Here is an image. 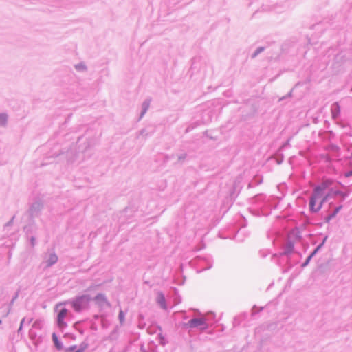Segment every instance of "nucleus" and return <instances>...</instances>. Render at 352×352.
I'll return each instance as SVG.
<instances>
[{
  "label": "nucleus",
  "mask_w": 352,
  "mask_h": 352,
  "mask_svg": "<svg viewBox=\"0 0 352 352\" xmlns=\"http://www.w3.org/2000/svg\"><path fill=\"white\" fill-rule=\"evenodd\" d=\"M331 184V182H327L324 183L321 186H318L314 189V192L309 204L310 208L312 211L317 212L321 208L323 202L325 201L327 198L326 196L322 199V192Z\"/></svg>",
  "instance_id": "f257e3e1"
},
{
  "label": "nucleus",
  "mask_w": 352,
  "mask_h": 352,
  "mask_svg": "<svg viewBox=\"0 0 352 352\" xmlns=\"http://www.w3.org/2000/svg\"><path fill=\"white\" fill-rule=\"evenodd\" d=\"M90 300L88 296H82L72 302V306L76 311H80L82 305Z\"/></svg>",
  "instance_id": "f03ea898"
},
{
  "label": "nucleus",
  "mask_w": 352,
  "mask_h": 352,
  "mask_svg": "<svg viewBox=\"0 0 352 352\" xmlns=\"http://www.w3.org/2000/svg\"><path fill=\"white\" fill-rule=\"evenodd\" d=\"M67 309L64 308L58 314L57 323L60 328H64L66 326V323L64 322V318L67 316Z\"/></svg>",
  "instance_id": "7ed1b4c3"
},
{
  "label": "nucleus",
  "mask_w": 352,
  "mask_h": 352,
  "mask_svg": "<svg viewBox=\"0 0 352 352\" xmlns=\"http://www.w3.org/2000/svg\"><path fill=\"white\" fill-rule=\"evenodd\" d=\"M205 324V321L202 318L192 319L188 322V326L190 327H196Z\"/></svg>",
  "instance_id": "20e7f679"
},
{
  "label": "nucleus",
  "mask_w": 352,
  "mask_h": 352,
  "mask_svg": "<svg viewBox=\"0 0 352 352\" xmlns=\"http://www.w3.org/2000/svg\"><path fill=\"white\" fill-rule=\"evenodd\" d=\"M28 322L32 323V327L33 328L40 329L41 327V322L40 320H34L33 318H28Z\"/></svg>",
  "instance_id": "39448f33"
},
{
  "label": "nucleus",
  "mask_w": 352,
  "mask_h": 352,
  "mask_svg": "<svg viewBox=\"0 0 352 352\" xmlns=\"http://www.w3.org/2000/svg\"><path fill=\"white\" fill-rule=\"evenodd\" d=\"M95 300L97 301L98 303H102L107 301L104 295L102 294L97 295L95 298Z\"/></svg>",
  "instance_id": "423d86ee"
},
{
  "label": "nucleus",
  "mask_w": 352,
  "mask_h": 352,
  "mask_svg": "<svg viewBox=\"0 0 352 352\" xmlns=\"http://www.w3.org/2000/svg\"><path fill=\"white\" fill-rule=\"evenodd\" d=\"M52 338H53V341L56 345V346L58 349H61V346H60V344L58 340V338L56 336V335L55 333H53L52 335Z\"/></svg>",
  "instance_id": "0eeeda50"
},
{
  "label": "nucleus",
  "mask_w": 352,
  "mask_h": 352,
  "mask_svg": "<svg viewBox=\"0 0 352 352\" xmlns=\"http://www.w3.org/2000/svg\"><path fill=\"white\" fill-rule=\"evenodd\" d=\"M7 122V116L5 114H0V125L4 126Z\"/></svg>",
  "instance_id": "6e6552de"
},
{
  "label": "nucleus",
  "mask_w": 352,
  "mask_h": 352,
  "mask_svg": "<svg viewBox=\"0 0 352 352\" xmlns=\"http://www.w3.org/2000/svg\"><path fill=\"white\" fill-rule=\"evenodd\" d=\"M119 319L121 323H123L124 321V314L122 311H120L119 313Z\"/></svg>",
  "instance_id": "1a4fd4ad"
},
{
  "label": "nucleus",
  "mask_w": 352,
  "mask_h": 352,
  "mask_svg": "<svg viewBox=\"0 0 352 352\" xmlns=\"http://www.w3.org/2000/svg\"><path fill=\"white\" fill-rule=\"evenodd\" d=\"M316 250H315L307 258V261L306 262L303 264V266H305L308 264V263L309 262V261L311 260V257L313 256V255L316 253Z\"/></svg>",
  "instance_id": "9d476101"
},
{
  "label": "nucleus",
  "mask_w": 352,
  "mask_h": 352,
  "mask_svg": "<svg viewBox=\"0 0 352 352\" xmlns=\"http://www.w3.org/2000/svg\"><path fill=\"white\" fill-rule=\"evenodd\" d=\"M74 346H71L67 349V352H73L74 351Z\"/></svg>",
  "instance_id": "9b49d317"
},
{
  "label": "nucleus",
  "mask_w": 352,
  "mask_h": 352,
  "mask_svg": "<svg viewBox=\"0 0 352 352\" xmlns=\"http://www.w3.org/2000/svg\"><path fill=\"white\" fill-rule=\"evenodd\" d=\"M25 319L24 318V319H23V320H21V324H20V327H19V331H21V329H22V326H23V322H25Z\"/></svg>",
  "instance_id": "f8f14e48"
},
{
  "label": "nucleus",
  "mask_w": 352,
  "mask_h": 352,
  "mask_svg": "<svg viewBox=\"0 0 352 352\" xmlns=\"http://www.w3.org/2000/svg\"><path fill=\"white\" fill-rule=\"evenodd\" d=\"M52 260L53 262H56V260H57V257L54 255V256H52Z\"/></svg>",
  "instance_id": "ddd939ff"
},
{
  "label": "nucleus",
  "mask_w": 352,
  "mask_h": 352,
  "mask_svg": "<svg viewBox=\"0 0 352 352\" xmlns=\"http://www.w3.org/2000/svg\"><path fill=\"white\" fill-rule=\"evenodd\" d=\"M1 323V320H0V324Z\"/></svg>",
  "instance_id": "4468645a"
}]
</instances>
